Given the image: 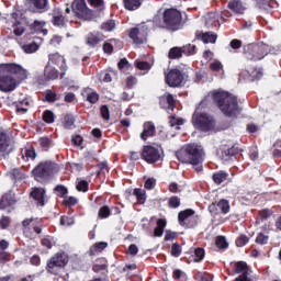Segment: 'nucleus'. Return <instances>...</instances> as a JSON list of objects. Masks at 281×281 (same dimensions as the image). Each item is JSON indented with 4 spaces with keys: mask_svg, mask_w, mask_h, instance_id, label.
<instances>
[{
    "mask_svg": "<svg viewBox=\"0 0 281 281\" xmlns=\"http://www.w3.org/2000/svg\"><path fill=\"white\" fill-rule=\"evenodd\" d=\"M67 262H69V256L66 252H57L47 260L45 270L50 276H60V270L67 267Z\"/></svg>",
    "mask_w": 281,
    "mask_h": 281,
    "instance_id": "8",
    "label": "nucleus"
},
{
    "mask_svg": "<svg viewBox=\"0 0 281 281\" xmlns=\"http://www.w3.org/2000/svg\"><path fill=\"white\" fill-rule=\"evenodd\" d=\"M71 21V9L66 8L65 14L63 13H54L52 23L56 27H67V23Z\"/></svg>",
    "mask_w": 281,
    "mask_h": 281,
    "instance_id": "14",
    "label": "nucleus"
},
{
    "mask_svg": "<svg viewBox=\"0 0 281 281\" xmlns=\"http://www.w3.org/2000/svg\"><path fill=\"white\" fill-rule=\"evenodd\" d=\"M10 148V136L5 132H0V153H5Z\"/></svg>",
    "mask_w": 281,
    "mask_h": 281,
    "instance_id": "27",
    "label": "nucleus"
},
{
    "mask_svg": "<svg viewBox=\"0 0 281 281\" xmlns=\"http://www.w3.org/2000/svg\"><path fill=\"white\" fill-rule=\"evenodd\" d=\"M179 161L182 164H190L193 166L195 172L203 170V160L205 159V151L203 147L198 144H188L177 153Z\"/></svg>",
    "mask_w": 281,
    "mask_h": 281,
    "instance_id": "2",
    "label": "nucleus"
},
{
    "mask_svg": "<svg viewBox=\"0 0 281 281\" xmlns=\"http://www.w3.org/2000/svg\"><path fill=\"white\" fill-rule=\"evenodd\" d=\"M227 177H229V173L225 171H217L213 175V181L216 183V186H221V183H224V181H227Z\"/></svg>",
    "mask_w": 281,
    "mask_h": 281,
    "instance_id": "32",
    "label": "nucleus"
},
{
    "mask_svg": "<svg viewBox=\"0 0 281 281\" xmlns=\"http://www.w3.org/2000/svg\"><path fill=\"white\" fill-rule=\"evenodd\" d=\"M161 147L158 145H146L143 147L140 156L147 164H157L161 159Z\"/></svg>",
    "mask_w": 281,
    "mask_h": 281,
    "instance_id": "10",
    "label": "nucleus"
},
{
    "mask_svg": "<svg viewBox=\"0 0 281 281\" xmlns=\"http://www.w3.org/2000/svg\"><path fill=\"white\" fill-rule=\"evenodd\" d=\"M40 146H42L45 150L52 146V140L47 137L40 138Z\"/></svg>",
    "mask_w": 281,
    "mask_h": 281,
    "instance_id": "64",
    "label": "nucleus"
},
{
    "mask_svg": "<svg viewBox=\"0 0 281 281\" xmlns=\"http://www.w3.org/2000/svg\"><path fill=\"white\" fill-rule=\"evenodd\" d=\"M195 37L199 40V41H203L205 44L207 43H216V34L212 33V32H201V31H196L195 32Z\"/></svg>",
    "mask_w": 281,
    "mask_h": 281,
    "instance_id": "24",
    "label": "nucleus"
},
{
    "mask_svg": "<svg viewBox=\"0 0 281 281\" xmlns=\"http://www.w3.org/2000/svg\"><path fill=\"white\" fill-rule=\"evenodd\" d=\"M213 100L217 104L218 109L226 115V117H236L240 114V108H238V100L234 94L229 92L220 91L213 93Z\"/></svg>",
    "mask_w": 281,
    "mask_h": 281,
    "instance_id": "3",
    "label": "nucleus"
},
{
    "mask_svg": "<svg viewBox=\"0 0 281 281\" xmlns=\"http://www.w3.org/2000/svg\"><path fill=\"white\" fill-rule=\"evenodd\" d=\"M49 65H56L61 69V71H67V64L65 63V57L58 53L48 55Z\"/></svg>",
    "mask_w": 281,
    "mask_h": 281,
    "instance_id": "19",
    "label": "nucleus"
},
{
    "mask_svg": "<svg viewBox=\"0 0 281 281\" xmlns=\"http://www.w3.org/2000/svg\"><path fill=\"white\" fill-rule=\"evenodd\" d=\"M81 95L82 98H86L87 102L90 104H97V102L100 100V94H98V92L91 88H85Z\"/></svg>",
    "mask_w": 281,
    "mask_h": 281,
    "instance_id": "23",
    "label": "nucleus"
},
{
    "mask_svg": "<svg viewBox=\"0 0 281 281\" xmlns=\"http://www.w3.org/2000/svg\"><path fill=\"white\" fill-rule=\"evenodd\" d=\"M136 67L140 71H150V64L148 61H136Z\"/></svg>",
    "mask_w": 281,
    "mask_h": 281,
    "instance_id": "60",
    "label": "nucleus"
},
{
    "mask_svg": "<svg viewBox=\"0 0 281 281\" xmlns=\"http://www.w3.org/2000/svg\"><path fill=\"white\" fill-rule=\"evenodd\" d=\"M106 247H109V244L105 241H99L97 244H94L91 248H90V255L91 256H95L97 254H102V251H104V249H106Z\"/></svg>",
    "mask_w": 281,
    "mask_h": 281,
    "instance_id": "30",
    "label": "nucleus"
},
{
    "mask_svg": "<svg viewBox=\"0 0 281 281\" xmlns=\"http://www.w3.org/2000/svg\"><path fill=\"white\" fill-rule=\"evenodd\" d=\"M169 207L177 209L179 205H181V199L179 196H171L168 201Z\"/></svg>",
    "mask_w": 281,
    "mask_h": 281,
    "instance_id": "62",
    "label": "nucleus"
},
{
    "mask_svg": "<svg viewBox=\"0 0 281 281\" xmlns=\"http://www.w3.org/2000/svg\"><path fill=\"white\" fill-rule=\"evenodd\" d=\"M215 245L218 249H227V247H229L224 236H218L215 240Z\"/></svg>",
    "mask_w": 281,
    "mask_h": 281,
    "instance_id": "51",
    "label": "nucleus"
},
{
    "mask_svg": "<svg viewBox=\"0 0 281 281\" xmlns=\"http://www.w3.org/2000/svg\"><path fill=\"white\" fill-rule=\"evenodd\" d=\"M78 192H89V182L80 180L76 186Z\"/></svg>",
    "mask_w": 281,
    "mask_h": 281,
    "instance_id": "58",
    "label": "nucleus"
},
{
    "mask_svg": "<svg viewBox=\"0 0 281 281\" xmlns=\"http://www.w3.org/2000/svg\"><path fill=\"white\" fill-rule=\"evenodd\" d=\"M24 161H30V159L34 160L36 159V151L34 148L25 149L24 155L22 156Z\"/></svg>",
    "mask_w": 281,
    "mask_h": 281,
    "instance_id": "48",
    "label": "nucleus"
},
{
    "mask_svg": "<svg viewBox=\"0 0 281 281\" xmlns=\"http://www.w3.org/2000/svg\"><path fill=\"white\" fill-rule=\"evenodd\" d=\"M182 54H186V56H193V54H196V46L194 44L182 46Z\"/></svg>",
    "mask_w": 281,
    "mask_h": 281,
    "instance_id": "41",
    "label": "nucleus"
},
{
    "mask_svg": "<svg viewBox=\"0 0 281 281\" xmlns=\"http://www.w3.org/2000/svg\"><path fill=\"white\" fill-rule=\"evenodd\" d=\"M98 43H100V37H98V35H93V34L88 35L87 45H89L90 47H95Z\"/></svg>",
    "mask_w": 281,
    "mask_h": 281,
    "instance_id": "55",
    "label": "nucleus"
},
{
    "mask_svg": "<svg viewBox=\"0 0 281 281\" xmlns=\"http://www.w3.org/2000/svg\"><path fill=\"white\" fill-rule=\"evenodd\" d=\"M75 122L76 121L74 120V115L71 114H66L61 121L64 128H68V130L74 128Z\"/></svg>",
    "mask_w": 281,
    "mask_h": 281,
    "instance_id": "37",
    "label": "nucleus"
},
{
    "mask_svg": "<svg viewBox=\"0 0 281 281\" xmlns=\"http://www.w3.org/2000/svg\"><path fill=\"white\" fill-rule=\"evenodd\" d=\"M88 3H90L92 8L99 10V12H102V10H104V0H88Z\"/></svg>",
    "mask_w": 281,
    "mask_h": 281,
    "instance_id": "53",
    "label": "nucleus"
},
{
    "mask_svg": "<svg viewBox=\"0 0 281 281\" xmlns=\"http://www.w3.org/2000/svg\"><path fill=\"white\" fill-rule=\"evenodd\" d=\"M281 52L280 46L271 47L265 43L250 44L244 48L247 60H262L268 54H278Z\"/></svg>",
    "mask_w": 281,
    "mask_h": 281,
    "instance_id": "5",
    "label": "nucleus"
},
{
    "mask_svg": "<svg viewBox=\"0 0 281 281\" xmlns=\"http://www.w3.org/2000/svg\"><path fill=\"white\" fill-rule=\"evenodd\" d=\"M59 168L56 162L45 161L41 162L33 169V176L35 181L38 183H47L56 172H58Z\"/></svg>",
    "mask_w": 281,
    "mask_h": 281,
    "instance_id": "6",
    "label": "nucleus"
},
{
    "mask_svg": "<svg viewBox=\"0 0 281 281\" xmlns=\"http://www.w3.org/2000/svg\"><path fill=\"white\" fill-rule=\"evenodd\" d=\"M183 56V49L182 47H173L169 50L168 57L171 60H176L178 58H181Z\"/></svg>",
    "mask_w": 281,
    "mask_h": 281,
    "instance_id": "35",
    "label": "nucleus"
},
{
    "mask_svg": "<svg viewBox=\"0 0 281 281\" xmlns=\"http://www.w3.org/2000/svg\"><path fill=\"white\" fill-rule=\"evenodd\" d=\"M235 273H240V276H238L234 281H252L251 277H249L251 270H249L247 262L239 261L235 263Z\"/></svg>",
    "mask_w": 281,
    "mask_h": 281,
    "instance_id": "15",
    "label": "nucleus"
},
{
    "mask_svg": "<svg viewBox=\"0 0 281 281\" xmlns=\"http://www.w3.org/2000/svg\"><path fill=\"white\" fill-rule=\"evenodd\" d=\"M31 198L43 207L45 205V189L43 188H33L31 191Z\"/></svg>",
    "mask_w": 281,
    "mask_h": 281,
    "instance_id": "20",
    "label": "nucleus"
},
{
    "mask_svg": "<svg viewBox=\"0 0 281 281\" xmlns=\"http://www.w3.org/2000/svg\"><path fill=\"white\" fill-rule=\"evenodd\" d=\"M179 224L182 227L192 228L196 225V217H194V210L187 209L178 214Z\"/></svg>",
    "mask_w": 281,
    "mask_h": 281,
    "instance_id": "12",
    "label": "nucleus"
},
{
    "mask_svg": "<svg viewBox=\"0 0 281 281\" xmlns=\"http://www.w3.org/2000/svg\"><path fill=\"white\" fill-rule=\"evenodd\" d=\"M159 104L162 109H175L177 104V100L170 93H165L162 97L159 98Z\"/></svg>",
    "mask_w": 281,
    "mask_h": 281,
    "instance_id": "21",
    "label": "nucleus"
},
{
    "mask_svg": "<svg viewBox=\"0 0 281 281\" xmlns=\"http://www.w3.org/2000/svg\"><path fill=\"white\" fill-rule=\"evenodd\" d=\"M45 98H46L47 102H56V100H60V94H58L52 90H48L45 94Z\"/></svg>",
    "mask_w": 281,
    "mask_h": 281,
    "instance_id": "54",
    "label": "nucleus"
},
{
    "mask_svg": "<svg viewBox=\"0 0 281 281\" xmlns=\"http://www.w3.org/2000/svg\"><path fill=\"white\" fill-rule=\"evenodd\" d=\"M55 192L57 196H59L60 199H65V196H67L69 191L65 186L58 184L57 187H55Z\"/></svg>",
    "mask_w": 281,
    "mask_h": 281,
    "instance_id": "46",
    "label": "nucleus"
},
{
    "mask_svg": "<svg viewBox=\"0 0 281 281\" xmlns=\"http://www.w3.org/2000/svg\"><path fill=\"white\" fill-rule=\"evenodd\" d=\"M172 277L176 281H188V274L181 270H175Z\"/></svg>",
    "mask_w": 281,
    "mask_h": 281,
    "instance_id": "50",
    "label": "nucleus"
},
{
    "mask_svg": "<svg viewBox=\"0 0 281 281\" xmlns=\"http://www.w3.org/2000/svg\"><path fill=\"white\" fill-rule=\"evenodd\" d=\"M162 21L159 22V18H154V23L156 27H162L167 30H172V32H177L179 27H181V22L183 21V16L181 15V11L177 9H167L162 13Z\"/></svg>",
    "mask_w": 281,
    "mask_h": 281,
    "instance_id": "4",
    "label": "nucleus"
},
{
    "mask_svg": "<svg viewBox=\"0 0 281 281\" xmlns=\"http://www.w3.org/2000/svg\"><path fill=\"white\" fill-rule=\"evenodd\" d=\"M134 196H136L138 203H146V191L144 189H135Z\"/></svg>",
    "mask_w": 281,
    "mask_h": 281,
    "instance_id": "38",
    "label": "nucleus"
},
{
    "mask_svg": "<svg viewBox=\"0 0 281 281\" xmlns=\"http://www.w3.org/2000/svg\"><path fill=\"white\" fill-rule=\"evenodd\" d=\"M43 120H44V122H46V124H54V122L56 120V115H54V112L46 110L43 113Z\"/></svg>",
    "mask_w": 281,
    "mask_h": 281,
    "instance_id": "43",
    "label": "nucleus"
},
{
    "mask_svg": "<svg viewBox=\"0 0 281 281\" xmlns=\"http://www.w3.org/2000/svg\"><path fill=\"white\" fill-rule=\"evenodd\" d=\"M184 122L186 121H183V119H178L176 116H171L169 124L172 128H175V126H176L177 131H179V128H180L179 126H183Z\"/></svg>",
    "mask_w": 281,
    "mask_h": 281,
    "instance_id": "45",
    "label": "nucleus"
},
{
    "mask_svg": "<svg viewBox=\"0 0 281 281\" xmlns=\"http://www.w3.org/2000/svg\"><path fill=\"white\" fill-rule=\"evenodd\" d=\"M167 222L164 218L157 221V227L154 229V235L157 237L164 236V229H166Z\"/></svg>",
    "mask_w": 281,
    "mask_h": 281,
    "instance_id": "33",
    "label": "nucleus"
},
{
    "mask_svg": "<svg viewBox=\"0 0 281 281\" xmlns=\"http://www.w3.org/2000/svg\"><path fill=\"white\" fill-rule=\"evenodd\" d=\"M128 36L135 45H143V43H146L148 36V26L146 24H139L130 31Z\"/></svg>",
    "mask_w": 281,
    "mask_h": 281,
    "instance_id": "11",
    "label": "nucleus"
},
{
    "mask_svg": "<svg viewBox=\"0 0 281 281\" xmlns=\"http://www.w3.org/2000/svg\"><path fill=\"white\" fill-rule=\"evenodd\" d=\"M186 77L183 76V72L179 69H171L167 75H166V82L169 87H181L183 85V80Z\"/></svg>",
    "mask_w": 281,
    "mask_h": 281,
    "instance_id": "13",
    "label": "nucleus"
},
{
    "mask_svg": "<svg viewBox=\"0 0 281 281\" xmlns=\"http://www.w3.org/2000/svg\"><path fill=\"white\" fill-rule=\"evenodd\" d=\"M115 76H117V74L113 70L101 71L99 74V80H100V82H112L113 78H115Z\"/></svg>",
    "mask_w": 281,
    "mask_h": 281,
    "instance_id": "29",
    "label": "nucleus"
},
{
    "mask_svg": "<svg viewBox=\"0 0 281 281\" xmlns=\"http://www.w3.org/2000/svg\"><path fill=\"white\" fill-rule=\"evenodd\" d=\"M25 23H27V20H25V18H22L21 21H16L14 23L13 33L15 34V36H23V33L25 32Z\"/></svg>",
    "mask_w": 281,
    "mask_h": 281,
    "instance_id": "28",
    "label": "nucleus"
},
{
    "mask_svg": "<svg viewBox=\"0 0 281 281\" xmlns=\"http://www.w3.org/2000/svg\"><path fill=\"white\" fill-rule=\"evenodd\" d=\"M100 111H101V117H103V120L109 122L111 120V112L109 111V106L102 105Z\"/></svg>",
    "mask_w": 281,
    "mask_h": 281,
    "instance_id": "61",
    "label": "nucleus"
},
{
    "mask_svg": "<svg viewBox=\"0 0 281 281\" xmlns=\"http://www.w3.org/2000/svg\"><path fill=\"white\" fill-rule=\"evenodd\" d=\"M22 231L26 238H32L34 234H43V221L36 217H29L22 221Z\"/></svg>",
    "mask_w": 281,
    "mask_h": 281,
    "instance_id": "9",
    "label": "nucleus"
},
{
    "mask_svg": "<svg viewBox=\"0 0 281 281\" xmlns=\"http://www.w3.org/2000/svg\"><path fill=\"white\" fill-rule=\"evenodd\" d=\"M108 267H109V265L106 263V260L102 259L101 263H95L92 267V271H94V273H100V271L106 270Z\"/></svg>",
    "mask_w": 281,
    "mask_h": 281,
    "instance_id": "47",
    "label": "nucleus"
},
{
    "mask_svg": "<svg viewBox=\"0 0 281 281\" xmlns=\"http://www.w3.org/2000/svg\"><path fill=\"white\" fill-rule=\"evenodd\" d=\"M27 106H30V102L19 101L15 105L16 113H21L22 115L27 113Z\"/></svg>",
    "mask_w": 281,
    "mask_h": 281,
    "instance_id": "40",
    "label": "nucleus"
},
{
    "mask_svg": "<svg viewBox=\"0 0 281 281\" xmlns=\"http://www.w3.org/2000/svg\"><path fill=\"white\" fill-rule=\"evenodd\" d=\"M78 198L76 196H65L63 200V205H65L66 207H74V205H78Z\"/></svg>",
    "mask_w": 281,
    "mask_h": 281,
    "instance_id": "39",
    "label": "nucleus"
},
{
    "mask_svg": "<svg viewBox=\"0 0 281 281\" xmlns=\"http://www.w3.org/2000/svg\"><path fill=\"white\" fill-rule=\"evenodd\" d=\"M192 124L203 133H216V119L207 113L194 112L192 116Z\"/></svg>",
    "mask_w": 281,
    "mask_h": 281,
    "instance_id": "7",
    "label": "nucleus"
},
{
    "mask_svg": "<svg viewBox=\"0 0 281 281\" xmlns=\"http://www.w3.org/2000/svg\"><path fill=\"white\" fill-rule=\"evenodd\" d=\"M228 10L235 12V14H243L245 12V5H243V0H231L227 4Z\"/></svg>",
    "mask_w": 281,
    "mask_h": 281,
    "instance_id": "25",
    "label": "nucleus"
},
{
    "mask_svg": "<svg viewBox=\"0 0 281 281\" xmlns=\"http://www.w3.org/2000/svg\"><path fill=\"white\" fill-rule=\"evenodd\" d=\"M247 243H249V237L247 235H240L237 239H236V245L238 247H245V245H247Z\"/></svg>",
    "mask_w": 281,
    "mask_h": 281,
    "instance_id": "63",
    "label": "nucleus"
},
{
    "mask_svg": "<svg viewBox=\"0 0 281 281\" xmlns=\"http://www.w3.org/2000/svg\"><path fill=\"white\" fill-rule=\"evenodd\" d=\"M256 243L257 245H267V243H269V236L265 235V233H260L256 238Z\"/></svg>",
    "mask_w": 281,
    "mask_h": 281,
    "instance_id": "59",
    "label": "nucleus"
},
{
    "mask_svg": "<svg viewBox=\"0 0 281 281\" xmlns=\"http://www.w3.org/2000/svg\"><path fill=\"white\" fill-rule=\"evenodd\" d=\"M99 218H109L111 216V209L106 205L102 206L98 213Z\"/></svg>",
    "mask_w": 281,
    "mask_h": 281,
    "instance_id": "52",
    "label": "nucleus"
},
{
    "mask_svg": "<svg viewBox=\"0 0 281 281\" xmlns=\"http://www.w3.org/2000/svg\"><path fill=\"white\" fill-rule=\"evenodd\" d=\"M210 70L211 71H215V72H218V71H223V64L218 60H213L211 64H210Z\"/></svg>",
    "mask_w": 281,
    "mask_h": 281,
    "instance_id": "57",
    "label": "nucleus"
},
{
    "mask_svg": "<svg viewBox=\"0 0 281 281\" xmlns=\"http://www.w3.org/2000/svg\"><path fill=\"white\" fill-rule=\"evenodd\" d=\"M43 44V38L35 37L32 43L24 44L22 46V49L25 54H34L35 52H38V47Z\"/></svg>",
    "mask_w": 281,
    "mask_h": 281,
    "instance_id": "22",
    "label": "nucleus"
},
{
    "mask_svg": "<svg viewBox=\"0 0 281 281\" xmlns=\"http://www.w3.org/2000/svg\"><path fill=\"white\" fill-rule=\"evenodd\" d=\"M260 78H262V70L255 68L250 71V82L260 80Z\"/></svg>",
    "mask_w": 281,
    "mask_h": 281,
    "instance_id": "56",
    "label": "nucleus"
},
{
    "mask_svg": "<svg viewBox=\"0 0 281 281\" xmlns=\"http://www.w3.org/2000/svg\"><path fill=\"white\" fill-rule=\"evenodd\" d=\"M236 153H238V149H236V147H223L221 158L223 159V161H229V159H232V157H234Z\"/></svg>",
    "mask_w": 281,
    "mask_h": 281,
    "instance_id": "26",
    "label": "nucleus"
},
{
    "mask_svg": "<svg viewBox=\"0 0 281 281\" xmlns=\"http://www.w3.org/2000/svg\"><path fill=\"white\" fill-rule=\"evenodd\" d=\"M229 201L222 199L216 203H212L209 205V212L211 214H218V210L222 212V214H229Z\"/></svg>",
    "mask_w": 281,
    "mask_h": 281,
    "instance_id": "17",
    "label": "nucleus"
},
{
    "mask_svg": "<svg viewBox=\"0 0 281 281\" xmlns=\"http://www.w3.org/2000/svg\"><path fill=\"white\" fill-rule=\"evenodd\" d=\"M58 69H56L52 64L47 63L44 68V77L38 79L40 85H45V82H49V80H58Z\"/></svg>",
    "mask_w": 281,
    "mask_h": 281,
    "instance_id": "16",
    "label": "nucleus"
},
{
    "mask_svg": "<svg viewBox=\"0 0 281 281\" xmlns=\"http://www.w3.org/2000/svg\"><path fill=\"white\" fill-rule=\"evenodd\" d=\"M29 3L31 5H34L37 10H45V7L47 5V0H29Z\"/></svg>",
    "mask_w": 281,
    "mask_h": 281,
    "instance_id": "49",
    "label": "nucleus"
},
{
    "mask_svg": "<svg viewBox=\"0 0 281 281\" xmlns=\"http://www.w3.org/2000/svg\"><path fill=\"white\" fill-rule=\"evenodd\" d=\"M27 78V70L19 64L0 65V91L8 93L14 91L19 80Z\"/></svg>",
    "mask_w": 281,
    "mask_h": 281,
    "instance_id": "1",
    "label": "nucleus"
},
{
    "mask_svg": "<svg viewBox=\"0 0 281 281\" xmlns=\"http://www.w3.org/2000/svg\"><path fill=\"white\" fill-rule=\"evenodd\" d=\"M126 10H137L142 5V0H123Z\"/></svg>",
    "mask_w": 281,
    "mask_h": 281,
    "instance_id": "34",
    "label": "nucleus"
},
{
    "mask_svg": "<svg viewBox=\"0 0 281 281\" xmlns=\"http://www.w3.org/2000/svg\"><path fill=\"white\" fill-rule=\"evenodd\" d=\"M155 133H157L155 123L147 121L143 124V132L140 133V139H143V142H146L148 137H155Z\"/></svg>",
    "mask_w": 281,
    "mask_h": 281,
    "instance_id": "18",
    "label": "nucleus"
},
{
    "mask_svg": "<svg viewBox=\"0 0 281 281\" xmlns=\"http://www.w3.org/2000/svg\"><path fill=\"white\" fill-rule=\"evenodd\" d=\"M204 258H205V249L196 248L194 250L193 261L194 262H201V260H203Z\"/></svg>",
    "mask_w": 281,
    "mask_h": 281,
    "instance_id": "42",
    "label": "nucleus"
},
{
    "mask_svg": "<svg viewBox=\"0 0 281 281\" xmlns=\"http://www.w3.org/2000/svg\"><path fill=\"white\" fill-rule=\"evenodd\" d=\"M101 30L104 32H113L115 30V21L108 20L101 24Z\"/></svg>",
    "mask_w": 281,
    "mask_h": 281,
    "instance_id": "44",
    "label": "nucleus"
},
{
    "mask_svg": "<svg viewBox=\"0 0 281 281\" xmlns=\"http://www.w3.org/2000/svg\"><path fill=\"white\" fill-rule=\"evenodd\" d=\"M14 203V200H12V195L5 194L0 199V210H5V207H10Z\"/></svg>",
    "mask_w": 281,
    "mask_h": 281,
    "instance_id": "36",
    "label": "nucleus"
},
{
    "mask_svg": "<svg viewBox=\"0 0 281 281\" xmlns=\"http://www.w3.org/2000/svg\"><path fill=\"white\" fill-rule=\"evenodd\" d=\"M45 27V22L35 20L34 23L31 24V30L35 32H40L43 36H47V30Z\"/></svg>",
    "mask_w": 281,
    "mask_h": 281,
    "instance_id": "31",
    "label": "nucleus"
}]
</instances>
